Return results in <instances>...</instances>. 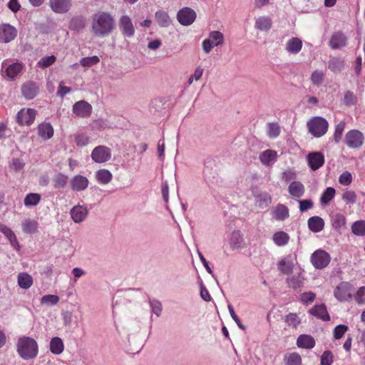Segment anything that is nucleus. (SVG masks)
I'll use <instances>...</instances> for the list:
<instances>
[{"mask_svg":"<svg viewBox=\"0 0 365 365\" xmlns=\"http://www.w3.org/2000/svg\"><path fill=\"white\" fill-rule=\"evenodd\" d=\"M92 31L96 36H106L115 28V21L112 16L104 11H99L92 17Z\"/></svg>","mask_w":365,"mask_h":365,"instance_id":"f257e3e1","label":"nucleus"},{"mask_svg":"<svg viewBox=\"0 0 365 365\" xmlns=\"http://www.w3.org/2000/svg\"><path fill=\"white\" fill-rule=\"evenodd\" d=\"M16 350L19 355L24 359H32L38 353V346L35 339L29 336H21L18 339Z\"/></svg>","mask_w":365,"mask_h":365,"instance_id":"f03ea898","label":"nucleus"},{"mask_svg":"<svg viewBox=\"0 0 365 365\" xmlns=\"http://www.w3.org/2000/svg\"><path fill=\"white\" fill-rule=\"evenodd\" d=\"M328 127L327 120L322 117H314L307 122L309 132L316 138L323 136L327 132Z\"/></svg>","mask_w":365,"mask_h":365,"instance_id":"7ed1b4c3","label":"nucleus"},{"mask_svg":"<svg viewBox=\"0 0 365 365\" xmlns=\"http://www.w3.org/2000/svg\"><path fill=\"white\" fill-rule=\"evenodd\" d=\"M353 285L348 282H341L334 290V296L340 302H346L351 299Z\"/></svg>","mask_w":365,"mask_h":365,"instance_id":"20e7f679","label":"nucleus"},{"mask_svg":"<svg viewBox=\"0 0 365 365\" xmlns=\"http://www.w3.org/2000/svg\"><path fill=\"white\" fill-rule=\"evenodd\" d=\"M331 257L328 252L318 250L311 256V262L316 269H323L330 262Z\"/></svg>","mask_w":365,"mask_h":365,"instance_id":"39448f33","label":"nucleus"},{"mask_svg":"<svg viewBox=\"0 0 365 365\" xmlns=\"http://www.w3.org/2000/svg\"><path fill=\"white\" fill-rule=\"evenodd\" d=\"M364 136L357 130H349L345 135V143L350 148H359L364 143Z\"/></svg>","mask_w":365,"mask_h":365,"instance_id":"423d86ee","label":"nucleus"},{"mask_svg":"<svg viewBox=\"0 0 365 365\" xmlns=\"http://www.w3.org/2000/svg\"><path fill=\"white\" fill-rule=\"evenodd\" d=\"M17 29L10 24H0V42L8 43L17 36Z\"/></svg>","mask_w":365,"mask_h":365,"instance_id":"0eeeda50","label":"nucleus"},{"mask_svg":"<svg viewBox=\"0 0 365 365\" xmlns=\"http://www.w3.org/2000/svg\"><path fill=\"white\" fill-rule=\"evenodd\" d=\"M91 158L98 163L107 162L111 158V150L106 146L98 145L93 150Z\"/></svg>","mask_w":365,"mask_h":365,"instance_id":"6e6552de","label":"nucleus"},{"mask_svg":"<svg viewBox=\"0 0 365 365\" xmlns=\"http://www.w3.org/2000/svg\"><path fill=\"white\" fill-rule=\"evenodd\" d=\"M72 110L76 116L86 118L91 116L93 107L87 101L81 100L73 104Z\"/></svg>","mask_w":365,"mask_h":365,"instance_id":"1a4fd4ad","label":"nucleus"},{"mask_svg":"<svg viewBox=\"0 0 365 365\" xmlns=\"http://www.w3.org/2000/svg\"><path fill=\"white\" fill-rule=\"evenodd\" d=\"M228 245L232 251H239L244 248L245 241L243 235L239 230H234L228 239Z\"/></svg>","mask_w":365,"mask_h":365,"instance_id":"9d476101","label":"nucleus"},{"mask_svg":"<svg viewBox=\"0 0 365 365\" xmlns=\"http://www.w3.org/2000/svg\"><path fill=\"white\" fill-rule=\"evenodd\" d=\"M177 17L180 24L184 26H189L195 21L196 14L190 8L185 7L178 11Z\"/></svg>","mask_w":365,"mask_h":365,"instance_id":"9b49d317","label":"nucleus"},{"mask_svg":"<svg viewBox=\"0 0 365 365\" xmlns=\"http://www.w3.org/2000/svg\"><path fill=\"white\" fill-rule=\"evenodd\" d=\"M36 112L34 109H21L17 113V122L20 125H31L35 119Z\"/></svg>","mask_w":365,"mask_h":365,"instance_id":"f8f14e48","label":"nucleus"},{"mask_svg":"<svg viewBox=\"0 0 365 365\" xmlns=\"http://www.w3.org/2000/svg\"><path fill=\"white\" fill-rule=\"evenodd\" d=\"M295 257L288 255L280 259L277 263L278 269L284 274H290L293 272Z\"/></svg>","mask_w":365,"mask_h":365,"instance_id":"ddd939ff","label":"nucleus"},{"mask_svg":"<svg viewBox=\"0 0 365 365\" xmlns=\"http://www.w3.org/2000/svg\"><path fill=\"white\" fill-rule=\"evenodd\" d=\"M51 10L56 14H65L71 6V0H49Z\"/></svg>","mask_w":365,"mask_h":365,"instance_id":"4468645a","label":"nucleus"},{"mask_svg":"<svg viewBox=\"0 0 365 365\" xmlns=\"http://www.w3.org/2000/svg\"><path fill=\"white\" fill-rule=\"evenodd\" d=\"M307 163L312 170H317L324 163V157L322 153L313 152L307 156Z\"/></svg>","mask_w":365,"mask_h":365,"instance_id":"2eb2a0df","label":"nucleus"},{"mask_svg":"<svg viewBox=\"0 0 365 365\" xmlns=\"http://www.w3.org/2000/svg\"><path fill=\"white\" fill-rule=\"evenodd\" d=\"M119 28L123 35L131 37L135 34V28L130 18L128 16H123L119 21Z\"/></svg>","mask_w":365,"mask_h":365,"instance_id":"dca6fc26","label":"nucleus"},{"mask_svg":"<svg viewBox=\"0 0 365 365\" xmlns=\"http://www.w3.org/2000/svg\"><path fill=\"white\" fill-rule=\"evenodd\" d=\"M72 220L76 223H81L86 218L88 215V209L83 205H76L70 211Z\"/></svg>","mask_w":365,"mask_h":365,"instance_id":"f3484780","label":"nucleus"},{"mask_svg":"<svg viewBox=\"0 0 365 365\" xmlns=\"http://www.w3.org/2000/svg\"><path fill=\"white\" fill-rule=\"evenodd\" d=\"M88 186V180L85 176L78 175L74 176L71 181V187L73 190L80 192L86 190Z\"/></svg>","mask_w":365,"mask_h":365,"instance_id":"a211bd4d","label":"nucleus"},{"mask_svg":"<svg viewBox=\"0 0 365 365\" xmlns=\"http://www.w3.org/2000/svg\"><path fill=\"white\" fill-rule=\"evenodd\" d=\"M347 38L341 32L334 33L329 41V46L333 49L341 48L346 45Z\"/></svg>","mask_w":365,"mask_h":365,"instance_id":"6ab92c4d","label":"nucleus"},{"mask_svg":"<svg viewBox=\"0 0 365 365\" xmlns=\"http://www.w3.org/2000/svg\"><path fill=\"white\" fill-rule=\"evenodd\" d=\"M259 159L264 165L270 166L277 161V153L275 150L268 149L260 153Z\"/></svg>","mask_w":365,"mask_h":365,"instance_id":"aec40b11","label":"nucleus"},{"mask_svg":"<svg viewBox=\"0 0 365 365\" xmlns=\"http://www.w3.org/2000/svg\"><path fill=\"white\" fill-rule=\"evenodd\" d=\"M23 96L26 99H33L38 93V86L33 82H28L21 87Z\"/></svg>","mask_w":365,"mask_h":365,"instance_id":"412c9836","label":"nucleus"},{"mask_svg":"<svg viewBox=\"0 0 365 365\" xmlns=\"http://www.w3.org/2000/svg\"><path fill=\"white\" fill-rule=\"evenodd\" d=\"M288 191L293 198H300L304 194L305 187L301 182L294 181L289 185Z\"/></svg>","mask_w":365,"mask_h":365,"instance_id":"4be33fe9","label":"nucleus"},{"mask_svg":"<svg viewBox=\"0 0 365 365\" xmlns=\"http://www.w3.org/2000/svg\"><path fill=\"white\" fill-rule=\"evenodd\" d=\"M0 232L8 239L11 245L16 249L19 248V244L14 232L6 225L0 223Z\"/></svg>","mask_w":365,"mask_h":365,"instance_id":"5701e85b","label":"nucleus"},{"mask_svg":"<svg viewBox=\"0 0 365 365\" xmlns=\"http://www.w3.org/2000/svg\"><path fill=\"white\" fill-rule=\"evenodd\" d=\"M309 312L323 321H329L330 319L327 307L324 304L315 305Z\"/></svg>","mask_w":365,"mask_h":365,"instance_id":"b1692460","label":"nucleus"},{"mask_svg":"<svg viewBox=\"0 0 365 365\" xmlns=\"http://www.w3.org/2000/svg\"><path fill=\"white\" fill-rule=\"evenodd\" d=\"M302 48V41L297 37L291 38L286 43V51L292 54H297Z\"/></svg>","mask_w":365,"mask_h":365,"instance_id":"393cba45","label":"nucleus"},{"mask_svg":"<svg viewBox=\"0 0 365 365\" xmlns=\"http://www.w3.org/2000/svg\"><path fill=\"white\" fill-rule=\"evenodd\" d=\"M38 133L43 140H48L53 135V128L51 123H43L38 126Z\"/></svg>","mask_w":365,"mask_h":365,"instance_id":"a878e982","label":"nucleus"},{"mask_svg":"<svg viewBox=\"0 0 365 365\" xmlns=\"http://www.w3.org/2000/svg\"><path fill=\"white\" fill-rule=\"evenodd\" d=\"M331 224L334 230L341 232L346 229V217L343 214L336 213L331 217Z\"/></svg>","mask_w":365,"mask_h":365,"instance_id":"bb28decb","label":"nucleus"},{"mask_svg":"<svg viewBox=\"0 0 365 365\" xmlns=\"http://www.w3.org/2000/svg\"><path fill=\"white\" fill-rule=\"evenodd\" d=\"M297 344L300 348L309 349H312L314 346L315 340L310 335L301 334L297 338Z\"/></svg>","mask_w":365,"mask_h":365,"instance_id":"cd10ccee","label":"nucleus"},{"mask_svg":"<svg viewBox=\"0 0 365 365\" xmlns=\"http://www.w3.org/2000/svg\"><path fill=\"white\" fill-rule=\"evenodd\" d=\"M49 349L52 354L55 355L61 354L64 350L63 340L58 336L53 337L50 341Z\"/></svg>","mask_w":365,"mask_h":365,"instance_id":"c85d7f7f","label":"nucleus"},{"mask_svg":"<svg viewBox=\"0 0 365 365\" xmlns=\"http://www.w3.org/2000/svg\"><path fill=\"white\" fill-rule=\"evenodd\" d=\"M345 66V61L339 57H333L328 62V68L334 73H340Z\"/></svg>","mask_w":365,"mask_h":365,"instance_id":"c756f323","label":"nucleus"},{"mask_svg":"<svg viewBox=\"0 0 365 365\" xmlns=\"http://www.w3.org/2000/svg\"><path fill=\"white\" fill-rule=\"evenodd\" d=\"M272 215L277 220L284 221L289 216V209L284 205L279 204L273 210Z\"/></svg>","mask_w":365,"mask_h":365,"instance_id":"7c9ffc66","label":"nucleus"},{"mask_svg":"<svg viewBox=\"0 0 365 365\" xmlns=\"http://www.w3.org/2000/svg\"><path fill=\"white\" fill-rule=\"evenodd\" d=\"M308 227L310 230L314 232H319L322 231L324 226L323 219L319 216H314L308 220Z\"/></svg>","mask_w":365,"mask_h":365,"instance_id":"2f4dec72","label":"nucleus"},{"mask_svg":"<svg viewBox=\"0 0 365 365\" xmlns=\"http://www.w3.org/2000/svg\"><path fill=\"white\" fill-rule=\"evenodd\" d=\"M21 226L24 232L33 234L37 232L38 223L34 220L25 219L22 221Z\"/></svg>","mask_w":365,"mask_h":365,"instance_id":"473e14b6","label":"nucleus"},{"mask_svg":"<svg viewBox=\"0 0 365 365\" xmlns=\"http://www.w3.org/2000/svg\"><path fill=\"white\" fill-rule=\"evenodd\" d=\"M17 279L19 286L24 289H29L33 284L31 276L25 272L19 273Z\"/></svg>","mask_w":365,"mask_h":365,"instance_id":"72a5a7b5","label":"nucleus"},{"mask_svg":"<svg viewBox=\"0 0 365 365\" xmlns=\"http://www.w3.org/2000/svg\"><path fill=\"white\" fill-rule=\"evenodd\" d=\"M272 26V20L267 16H260L255 20V28L260 31H269Z\"/></svg>","mask_w":365,"mask_h":365,"instance_id":"f704fd0d","label":"nucleus"},{"mask_svg":"<svg viewBox=\"0 0 365 365\" xmlns=\"http://www.w3.org/2000/svg\"><path fill=\"white\" fill-rule=\"evenodd\" d=\"M272 240L277 246L282 247L286 245L288 243L289 240V236L285 232L279 231L273 235Z\"/></svg>","mask_w":365,"mask_h":365,"instance_id":"c9c22d12","label":"nucleus"},{"mask_svg":"<svg viewBox=\"0 0 365 365\" xmlns=\"http://www.w3.org/2000/svg\"><path fill=\"white\" fill-rule=\"evenodd\" d=\"M96 179L101 184H108L113 179L112 173L106 169H101L96 172Z\"/></svg>","mask_w":365,"mask_h":365,"instance_id":"e433bc0d","label":"nucleus"},{"mask_svg":"<svg viewBox=\"0 0 365 365\" xmlns=\"http://www.w3.org/2000/svg\"><path fill=\"white\" fill-rule=\"evenodd\" d=\"M336 191L333 187H329L323 192L320 197L322 205H327L334 197Z\"/></svg>","mask_w":365,"mask_h":365,"instance_id":"4c0bfd02","label":"nucleus"},{"mask_svg":"<svg viewBox=\"0 0 365 365\" xmlns=\"http://www.w3.org/2000/svg\"><path fill=\"white\" fill-rule=\"evenodd\" d=\"M155 19L161 27H168L170 24V19L164 11H158L155 13Z\"/></svg>","mask_w":365,"mask_h":365,"instance_id":"58836bf2","label":"nucleus"},{"mask_svg":"<svg viewBox=\"0 0 365 365\" xmlns=\"http://www.w3.org/2000/svg\"><path fill=\"white\" fill-rule=\"evenodd\" d=\"M22 69V64L19 63H14L8 66L6 69V74L9 78L14 79L19 73H21Z\"/></svg>","mask_w":365,"mask_h":365,"instance_id":"ea45409f","label":"nucleus"},{"mask_svg":"<svg viewBox=\"0 0 365 365\" xmlns=\"http://www.w3.org/2000/svg\"><path fill=\"white\" fill-rule=\"evenodd\" d=\"M85 19L83 16L73 17L70 21L69 28L71 30L79 31L85 27Z\"/></svg>","mask_w":365,"mask_h":365,"instance_id":"a19ab883","label":"nucleus"},{"mask_svg":"<svg viewBox=\"0 0 365 365\" xmlns=\"http://www.w3.org/2000/svg\"><path fill=\"white\" fill-rule=\"evenodd\" d=\"M351 232L357 236H364L365 220H361L354 222L351 225Z\"/></svg>","mask_w":365,"mask_h":365,"instance_id":"79ce46f5","label":"nucleus"},{"mask_svg":"<svg viewBox=\"0 0 365 365\" xmlns=\"http://www.w3.org/2000/svg\"><path fill=\"white\" fill-rule=\"evenodd\" d=\"M41 200V195L38 193L28 194L24 198V205L26 207H33L37 205Z\"/></svg>","mask_w":365,"mask_h":365,"instance_id":"37998d69","label":"nucleus"},{"mask_svg":"<svg viewBox=\"0 0 365 365\" xmlns=\"http://www.w3.org/2000/svg\"><path fill=\"white\" fill-rule=\"evenodd\" d=\"M272 202V197L267 192L260 194L257 199V204L259 208H265L268 207Z\"/></svg>","mask_w":365,"mask_h":365,"instance_id":"c03bdc74","label":"nucleus"},{"mask_svg":"<svg viewBox=\"0 0 365 365\" xmlns=\"http://www.w3.org/2000/svg\"><path fill=\"white\" fill-rule=\"evenodd\" d=\"M304 277L300 273L298 276H293L291 278L287 279V282L290 287L294 289H297L302 287L304 284Z\"/></svg>","mask_w":365,"mask_h":365,"instance_id":"a18cd8bd","label":"nucleus"},{"mask_svg":"<svg viewBox=\"0 0 365 365\" xmlns=\"http://www.w3.org/2000/svg\"><path fill=\"white\" fill-rule=\"evenodd\" d=\"M208 38L210 39L212 43L216 46L222 45L224 42V36L218 31H211Z\"/></svg>","mask_w":365,"mask_h":365,"instance_id":"49530a36","label":"nucleus"},{"mask_svg":"<svg viewBox=\"0 0 365 365\" xmlns=\"http://www.w3.org/2000/svg\"><path fill=\"white\" fill-rule=\"evenodd\" d=\"M56 61V57L53 55L41 58L36 64V66L41 68H46L53 65Z\"/></svg>","mask_w":365,"mask_h":365,"instance_id":"de8ad7c7","label":"nucleus"},{"mask_svg":"<svg viewBox=\"0 0 365 365\" xmlns=\"http://www.w3.org/2000/svg\"><path fill=\"white\" fill-rule=\"evenodd\" d=\"M285 322L287 325L296 328L301 323V319L297 314L289 313L285 317Z\"/></svg>","mask_w":365,"mask_h":365,"instance_id":"09e8293b","label":"nucleus"},{"mask_svg":"<svg viewBox=\"0 0 365 365\" xmlns=\"http://www.w3.org/2000/svg\"><path fill=\"white\" fill-rule=\"evenodd\" d=\"M341 199L347 205H354L356 202L357 196L354 191L346 190L343 193Z\"/></svg>","mask_w":365,"mask_h":365,"instance_id":"8fccbe9b","label":"nucleus"},{"mask_svg":"<svg viewBox=\"0 0 365 365\" xmlns=\"http://www.w3.org/2000/svg\"><path fill=\"white\" fill-rule=\"evenodd\" d=\"M302 358L297 353L289 354L286 359V365H301Z\"/></svg>","mask_w":365,"mask_h":365,"instance_id":"3c124183","label":"nucleus"},{"mask_svg":"<svg viewBox=\"0 0 365 365\" xmlns=\"http://www.w3.org/2000/svg\"><path fill=\"white\" fill-rule=\"evenodd\" d=\"M99 58L97 56L91 57H85L81 59L80 63L83 67H91L99 62Z\"/></svg>","mask_w":365,"mask_h":365,"instance_id":"603ef678","label":"nucleus"},{"mask_svg":"<svg viewBox=\"0 0 365 365\" xmlns=\"http://www.w3.org/2000/svg\"><path fill=\"white\" fill-rule=\"evenodd\" d=\"M345 128V123L341 121L339 123L335 128V131L334 133V140L336 143H339L340 140L341 139V136L344 132Z\"/></svg>","mask_w":365,"mask_h":365,"instance_id":"864d4df0","label":"nucleus"},{"mask_svg":"<svg viewBox=\"0 0 365 365\" xmlns=\"http://www.w3.org/2000/svg\"><path fill=\"white\" fill-rule=\"evenodd\" d=\"M59 302V297L54 294H46L41 297V304L55 305Z\"/></svg>","mask_w":365,"mask_h":365,"instance_id":"5fc2aeb1","label":"nucleus"},{"mask_svg":"<svg viewBox=\"0 0 365 365\" xmlns=\"http://www.w3.org/2000/svg\"><path fill=\"white\" fill-rule=\"evenodd\" d=\"M316 298V294L312 292H304L300 295V300L304 304H312Z\"/></svg>","mask_w":365,"mask_h":365,"instance_id":"6e6d98bb","label":"nucleus"},{"mask_svg":"<svg viewBox=\"0 0 365 365\" xmlns=\"http://www.w3.org/2000/svg\"><path fill=\"white\" fill-rule=\"evenodd\" d=\"M280 133V128L277 123H269L267 135L270 138H277Z\"/></svg>","mask_w":365,"mask_h":365,"instance_id":"4d7b16f0","label":"nucleus"},{"mask_svg":"<svg viewBox=\"0 0 365 365\" xmlns=\"http://www.w3.org/2000/svg\"><path fill=\"white\" fill-rule=\"evenodd\" d=\"M344 103L347 106H351L356 103V97L354 93L350 91H347L344 93Z\"/></svg>","mask_w":365,"mask_h":365,"instance_id":"13d9d810","label":"nucleus"},{"mask_svg":"<svg viewBox=\"0 0 365 365\" xmlns=\"http://www.w3.org/2000/svg\"><path fill=\"white\" fill-rule=\"evenodd\" d=\"M150 305L151 307L152 312L155 314L157 317H159L162 312V304L157 299H151L150 300Z\"/></svg>","mask_w":365,"mask_h":365,"instance_id":"bf43d9fd","label":"nucleus"},{"mask_svg":"<svg viewBox=\"0 0 365 365\" xmlns=\"http://www.w3.org/2000/svg\"><path fill=\"white\" fill-rule=\"evenodd\" d=\"M311 81L314 85H319L324 80V73L319 71H314L311 75Z\"/></svg>","mask_w":365,"mask_h":365,"instance_id":"052dcab7","label":"nucleus"},{"mask_svg":"<svg viewBox=\"0 0 365 365\" xmlns=\"http://www.w3.org/2000/svg\"><path fill=\"white\" fill-rule=\"evenodd\" d=\"M347 330V326L344 324L337 325L334 329V337L336 339H341Z\"/></svg>","mask_w":365,"mask_h":365,"instance_id":"680f3d73","label":"nucleus"},{"mask_svg":"<svg viewBox=\"0 0 365 365\" xmlns=\"http://www.w3.org/2000/svg\"><path fill=\"white\" fill-rule=\"evenodd\" d=\"M334 356L330 351H325L321 357V365H331Z\"/></svg>","mask_w":365,"mask_h":365,"instance_id":"e2e57ef3","label":"nucleus"},{"mask_svg":"<svg viewBox=\"0 0 365 365\" xmlns=\"http://www.w3.org/2000/svg\"><path fill=\"white\" fill-rule=\"evenodd\" d=\"M354 299L359 304H365V287H361L356 292Z\"/></svg>","mask_w":365,"mask_h":365,"instance_id":"0e129e2a","label":"nucleus"},{"mask_svg":"<svg viewBox=\"0 0 365 365\" xmlns=\"http://www.w3.org/2000/svg\"><path fill=\"white\" fill-rule=\"evenodd\" d=\"M299 210L304 212L309 209H312L314 206V202L312 200H299Z\"/></svg>","mask_w":365,"mask_h":365,"instance_id":"69168bd1","label":"nucleus"},{"mask_svg":"<svg viewBox=\"0 0 365 365\" xmlns=\"http://www.w3.org/2000/svg\"><path fill=\"white\" fill-rule=\"evenodd\" d=\"M352 177L349 172L345 171L340 175L339 182L344 185H348L351 182Z\"/></svg>","mask_w":365,"mask_h":365,"instance_id":"338daca9","label":"nucleus"},{"mask_svg":"<svg viewBox=\"0 0 365 365\" xmlns=\"http://www.w3.org/2000/svg\"><path fill=\"white\" fill-rule=\"evenodd\" d=\"M67 177L63 174H59L55 179V187L63 188L66 185Z\"/></svg>","mask_w":365,"mask_h":365,"instance_id":"774afa93","label":"nucleus"}]
</instances>
